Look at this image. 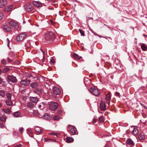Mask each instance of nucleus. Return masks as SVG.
Listing matches in <instances>:
<instances>
[{"label":"nucleus","instance_id":"41","mask_svg":"<svg viewBox=\"0 0 147 147\" xmlns=\"http://www.w3.org/2000/svg\"><path fill=\"white\" fill-rule=\"evenodd\" d=\"M59 116L58 115H55L53 117V119L54 120H57L59 119Z\"/></svg>","mask_w":147,"mask_h":147},{"label":"nucleus","instance_id":"35","mask_svg":"<svg viewBox=\"0 0 147 147\" xmlns=\"http://www.w3.org/2000/svg\"><path fill=\"white\" fill-rule=\"evenodd\" d=\"M79 31L81 34V35L84 36H85V34L84 33V32L82 30H81V29H79Z\"/></svg>","mask_w":147,"mask_h":147},{"label":"nucleus","instance_id":"53","mask_svg":"<svg viewBox=\"0 0 147 147\" xmlns=\"http://www.w3.org/2000/svg\"><path fill=\"white\" fill-rule=\"evenodd\" d=\"M22 146L21 144L14 146V147H21Z\"/></svg>","mask_w":147,"mask_h":147},{"label":"nucleus","instance_id":"23","mask_svg":"<svg viewBox=\"0 0 147 147\" xmlns=\"http://www.w3.org/2000/svg\"><path fill=\"white\" fill-rule=\"evenodd\" d=\"M34 92L38 94H40L42 93V90L40 88H36L34 91Z\"/></svg>","mask_w":147,"mask_h":147},{"label":"nucleus","instance_id":"57","mask_svg":"<svg viewBox=\"0 0 147 147\" xmlns=\"http://www.w3.org/2000/svg\"><path fill=\"white\" fill-rule=\"evenodd\" d=\"M15 63L17 64H18L19 63V62L18 61H16V62H15Z\"/></svg>","mask_w":147,"mask_h":147},{"label":"nucleus","instance_id":"42","mask_svg":"<svg viewBox=\"0 0 147 147\" xmlns=\"http://www.w3.org/2000/svg\"><path fill=\"white\" fill-rule=\"evenodd\" d=\"M42 50V52L43 54V59H42V61L43 62H45V52L42 51V50Z\"/></svg>","mask_w":147,"mask_h":147},{"label":"nucleus","instance_id":"13","mask_svg":"<svg viewBox=\"0 0 147 147\" xmlns=\"http://www.w3.org/2000/svg\"><path fill=\"white\" fill-rule=\"evenodd\" d=\"M131 127H133L134 129L132 131L133 134L134 135H137L138 133V129L137 127L136 126H132Z\"/></svg>","mask_w":147,"mask_h":147},{"label":"nucleus","instance_id":"39","mask_svg":"<svg viewBox=\"0 0 147 147\" xmlns=\"http://www.w3.org/2000/svg\"><path fill=\"white\" fill-rule=\"evenodd\" d=\"M49 134L50 135H53L54 136H57V137L58 136H57V134L56 132H51V133H49Z\"/></svg>","mask_w":147,"mask_h":147},{"label":"nucleus","instance_id":"50","mask_svg":"<svg viewBox=\"0 0 147 147\" xmlns=\"http://www.w3.org/2000/svg\"><path fill=\"white\" fill-rule=\"evenodd\" d=\"M3 17V15L1 12H0V20H1Z\"/></svg>","mask_w":147,"mask_h":147},{"label":"nucleus","instance_id":"20","mask_svg":"<svg viewBox=\"0 0 147 147\" xmlns=\"http://www.w3.org/2000/svg\"><path fill=\"white\" fill-rule=\"evenodd\" d=\"M38 84L36 82L31 83L30 84V86L33 88H36L38 86Z\"/></svg>","mask_w":147,"mask_h":147},{"label":"nucleus","instance_id":"5","mask_svg":"<svg viewBox=\"0 0 147 147\" xmlns=\"http://www.w3.org/2000/svg\"><path fill=\"white\" fill-rule=\"evenodd\" d=\"M58 106V105L57 103L53 102L50 104L49 107L50 110L52 111H55L57 109Z\"/></svg>","mask_w":147,"mask_h":147},{"label":"nucleus","instance_id":"11","mask_svg":"<svg viewBox=\"0 0 147 147\" xmlns=\"http://www.w3.org/2000/svg\"><path fill=\"white\" fill-rule=\"evenodd\" d=\"M30 82L31 81L30 80H22L20 82V84L22 85L27 86L29 84Z\"/></svg>","mask_w":147,"mask_h":147},{"label":"nucleus","instance_id":"1","mask_svg":"<svg viewBox=\"0 0 147 147\" xmlns=\"http://www.w3.org/2000/svg\"><path fill=\"white\" fill-rule=\"evenodd\" d=\"M55 38L54 33L52 32H48L45 34V40L47 41L48 42L53 40Z\"/></svg>","mask_w":147,"mask_h":147},{"label":"nucleus","instance_id":"59","mask_svg":"<svg viewBox=\"0 0 147 147\" xmlns=\"http://www.w3.org/2000/svg\"><path fill=\"white\" fill-rule=\"evenodd\" d=\"M3 72L2 70L0 69V75Z\"/></svg>","mask_w":147,"mask_h":147},{"label":"nucleus","instance_id":"6","mask_svg":"<svg viewBox=\"0 0 147 147\" xmlns=\"http://www.w3.org/2000/svg\"><path fill=\"white\" fill-rule=\"evenodd\" d=\"M8 23L15 30H17L19 28L18 25L17 23L13 21L9 22Z\"/></svg>","mask_w":147,"mask_h":147},{"label":"nucleus","instance_id":"61","mask_svg":"<svg viewBox=\"0 0 147 147\" xmlns=\"http://www.w3.org/2000/svg\"><path fill=\"white\" fill-rule=\"evenodd\" d=\"M104 147H110V146H109L107 145H106Z\"/></svg>","mask_w":147,"mask_h":147},{"label":"nucleus","instance_id":"9","mask_svg":"<svg viewBox=\"0 0 147 147\" xmlns=\"http://www.w3.org/2000/svg\"><path fill=\"white\" fill-rule=\"evenodd\" d=\"M8 79L9 82H11L12 83H15L18 82L17 80L16 77L13 76H8Z\"/></svg>","mask_w":147,"mask_h":147},{"label":"nucleus","instance_id":"40","mask_svg":"<svg viewBox=\"0 0 147 147\" xmlns=\"http://www.w3.org/2000/svg\"><path fill=\"white\" fill-rule=\"evenodd\" d=\"M45 142H50L52 140L50 138H45L44 139Z\"/></svg>","mask_w":147,"mask_h":147},{"label":"nucleus","instance_id":"49","mask_svg":"<svg viewBox=\"0 0 147 147\" xmlns=\"http://www.w3.org/2000/svg\"><path fill=\"white\" fill-rule=\"evenodd\" d=\"M96 121H97L96 120V119H95L94 118L93 119V120L92 121V123L93 124H94L96 122Z\"/></svg>","mask_w":147,"mask_h":147},{"label":"nucleus","instance_id":"29","mask_svg":"<svg viewBox=\"0 0 147 147\" xmlns=\"http://www.w3.org/2000/svg\"><path fill=\"white\" fill-rule=\"evenodd\" d=\"M10 69L8 67H5L2 68L3 72L5 73L7 72Z\"/></svg>","mask_w":147,"mask_h":147},{"label":"nucleus","instance_id":"44","mask_svg":"<svg viewBox=\"0 0 147 147\" xmlns=\"http://www.w3.org/2000/svg\"><path fill=\"white\" fill-rule=\"evenodd\" d=\"M5 119V118L3 116H1L0 117V120L2 121H4Z\"/></svg>","mask_w":147,"mask_h":147},{"label":"nucleus","instance_id":"56","mask_svg":"<svg viewBox=\"0 0 147 147\" xmlns=\"http://www.w3.org/2000/svg\"><path fill=\"white\" fill-rule=\"evenodd\" d=\"M5 112L7 113H8L10 112V110L7 109V110H6Z\"/></svg>","mask_w":147,"mask_h":147},{"label":"nucleus","instance_id":"30","mask_svg":"<svg viewBox=\"0 0 147 147\" xmlns=\"http://www.w3.org/2000/svg\"><path fill=\"white\" fill-rule=\"evenodd\" d=\"M74 57L77 60L80 59L82 58V57L80 56L79 55L77 54H75L73 55Z\"/></svg>","mask_w":147,"mask_h":147},{"label":"nucleus","instance_id":"52","mask_svg":"<svg viewBox=\"0 0 147 147\" xmlns=\"http://www.w3.org/2000/svg\"><path fill=\"white\" fill-rule=\"evenodd\" d=\"M4 127V125L3 123H0V127L1 128H3Z\"/></svg>","mask_w":147,"mask_h":147},{"label":"nucleus","instance_id":"15","mask_svg":"<svg viewBox=\"0 0 147 147\" xmlns=\"http://www.w3.org/2000/svg\"><path fill=\"white\" fill-rule=\"evenodd\" d=\"M33 3L34 6L37 7H39L42 6L41 3L39 1H34L33 2Z\"/></svg>","mask_w":147,"mask_h":147},{"label":"nucleus","instance_id":"51","mask_svg":"<svg viewBox=\"0 0 147 147\" xmlns=\"http://www.w3.org/2000/svg\"><path fill=\"white\" fill-rule=\"evenodd\" d=\"M41 104L44 107H45V106L47 105L46 103L43 102H41Z\"/></svg>","mask_w":147,"mask_h":147},{"label":"nucleus","instance_id":"18","mask_svg":"<svg viewBox=\"0 0 147 147\" xmlns=\"http://www.w3.org/2000/svg\"><path fill=\"white\" fill-rule=\"evenodd\" d=\"M30 99L31 101L34 103H36L38 101V99L36 97L30 96Z\"/></svg>","mask_w":147,"mask_h":147},{"label":"nucleus","instance_id":"24","mask_svg":"<svg viewBox=\"0 0 147 147\" xmlns=\"http://www.w3.org/2000/svg\"><path fill=\"white\" fill-rule=\"evenodd\" d=\"M27 106L29 108H32L34 107V105L32 102H29L27 103Z\"/></svg>","mask_w":147,"mask_h":147},{"label":"nucleus","instance_id":"28","mask_svg":"<svg viewBox=\"0 0 147 147\" xmlns=\"http://www.w3.org/2000/svg\"><path fill=\"white\" fill-rule=\"evenodd\" d=\"M35 131L38 133L40 134L42 132V130L38 127H36L35 128Z\"/></svg>","mask_w":147,"mask_h":147},{"label":"nucleus","instance_id":"58","mask_svg":"<svg viewBox=\"0 0 147 147\" xmlns=\"http://www.w3.org/2000/svg\"><path fill=\"white\" fill-rule=\"evenodd\" d=\"M141 105L143 107H144L145 108V105L144 104H143L142 103H140Z\"/></svg>","mask_w":147,"mask_h":147},{"label":"nucleus","instance_id":"43","mask_svg":"<svg viewBox=\"0 0 147 147\" xmlns=\"http://www.w3.org/2000/svg\"><path fill=\"white\" fill-rule=\"evenodd\" d=\"M50 62L51 65H53L55 63L54 60L53 59H51L50 61Z\"/></svg>","mask_w":147,"mask_h":147},{"label":"nucleus","instance_id":"21","mask_svg":"<svg viewBox=\"0 0 147 147\" xmlns=\"http://www.w3.org/2000/svg\"><path fill=\"white\" fill-rule=\"evenodd\" d=\"M74 139L73 138L69 137H67L66 138V142L67 143H70L73 142Z\"/></svg>","mask_w":147,"mask_h":147},{"label":"nucleus","instance_id":"14","mask_svg":"<svg viewBox=\"0 0 147 147\" xmlns=\"http://www.w3.org/2000/svg\"><path fill=\"white\" fill-rule=\"evenodd\" d=\"M54 93L57 95H59L60 94L61 91L59 89L56 87H54L53 88Z\"/></svg>","mask_w":147,"mask_h":147},{"label":"nucleus","instance_id":"22","mask_svg":"<svg viewBox=\"0 0 147 147\" xmlns=\"http://www.w3.org/2000/svg\"><path fill=\"white\" fill-rule=\"evenodd\" d=\"M13 115L15 117H17L20 116L21 113L19 111H17L13 113Z\"/></svg>","mask_w":147,"mask_h":147},{"label":"nucleus","instance_id":"12","mask_svg":"<svg viewBox=\"0 0 147 147\" xmlns=\"http://www.w3.org/2000/svg\"><path fill=\"white\" fill-rule=\"evenodd\" d=\"M7 4L6 0H0V8L4 7Z\"/></svg>","mask_w":147,"mask_h":147},{"label":"nucleus","instance_id":"36","mask_svg":"<svg viewBox=\"0 0 147 147\" xmlns=\"http://www.w3.org/2000/svg\"><path fill=\"white\" fill-rule=\"evenodd\" d=\"M6 95L7 97V98L8 99H11V94L10 93H7L6 94Z\"/></svg>","mask_w":147,"mask_h":147},{"label":"nucleus","instance_id":"46","mask_svg":"<svg viewBox=\"0 0 147 147\" xmlns=\"http://www.w3.org/2000/svg\"><path fill=\"white\" fill-rule=\"evenodd\" d=\"M24 128L23 127L20 128L19 130L20 133H22L24 130Z\"/></svg>","mask_w":147,"mask_h":147},{"label":"nucleus","instance_id":"45","mask_svg":"<svg viewBox=\"0 0 147 147\" xmlns=\"http://www.w3.org/2000/svg\"><path fill=\"white\" fill-rule=\"evenodd\" d=\"M38 107L40 108L41 109H43L45 107H44L42 106V105H39L38 106Z\"/></svg>","mask_w":147,"mask_h":147},{"label":"nucleus","instance_id":"64","mask_svg":"<svg viewBox=\"0 0 147 147\" xmlns=\"http://www.w3.org/2000/svg\"><path fill=\"white\" fill-rule=\"evenodd\" d=\"M93 33H94V34L95 35H97V34H96V33H94V32Z\"/></svg>","mask_w":147,"mask_h":147},{"label":"nucleus","instance_id":"8","mask_svg":"<svg viewBox=\"0 0 147 147\" xmlns=\"http://www.w3.org/2000/svg\"><path fill=\"white\" fill-rule=\"evenodd\" d=\"M126 146L127 147H130L133 146L134 145L135 143L130 138H128L126 141Z\"/></svg>","mask_w":147,"mask_h":147},{"label":"nucleus","instance_id":"62","mask_svg":"<svg viewBox=\"0 0 147 147\" xmlns=\"http://www.w3.org/2000/svg\"><path fill=\"white\" fill-rule=\"evenodd\" d=\"M61 113V111L60 110H59V111H58V113Z\"/></svg>","mask_w":147,"mask_h":147},{"label":"nucleus","instance_id":"34","mask_svg":"<svg viewBox=\"0 0 147 147\" xmlns=\"http://www.w3.org/2000/svg\"><path fill=\"white\" fill-rule=\"evenodd\" d=\"M5 91L3 90H0V96L4 97L5 94Z\"/></svg>","mask_w":147,"mask_h":147},{"label":"nucleus","instance_id":"7","mask_svg":"<svg viewBox=\"0 0 147 147\" xmlns=\"http://www.w3.org/2000/svg\"><path fill=\"white\" fill-rule=\"evenodd\" d=\"M26 36L25 33H21L17 36L16 40L18 42L21 41L26 37Z\"/></svg>","mask_w":147,"mask_h":147},{"label":"nucleus","instance_id":"63","mask_svg":"<svg viewBox=\"0 0 147 147\" xmlns=\"http://www.w3.org/2000/svg\"><path fill=\"white\" fill-rule=\"evenodd\" d=\"M90 31L92 32V33H94V31H93L92 30H90Z\"/></svg>","mask_w":147,"mask_h":147},{"label":"nucleus","instance_id":"10","mask_svg":"<svg viewBox=\"0 0 147 147\" xmlns=\"http://www.w3.org/2000/svg\"><path fill=\"white\" fill-rule=\"evenodd\" d=\"M107 105V102H106L103 101H102L100 105V109L101 110L104 111L106 109V107Z\"/></svg>","mask_w":147,"mask_h":147},{"label":"nucleus","instance_id":"32","mask_svg":"<svg viewBox=\"0 0 147 147\" xmlns=\"http://www.w3.org/2000/svg\"><path fill=\"white\" fill-rule=\"evenodd\" d=\"M104 121V116L102 115L100 116L98 118V121L99 122H103Z\"/></svg>","mask_w":147,"mask_h":147},{"label":"nucleus","instance_id":"60","mask_svg":"<svg viewBox=\"0 0 147 147\" xmlns=\"http://www.w3.org/2000/svg\"><path fill=\"white\" fill-rule=\"evenodd\" d=\"M34 113H37V111L36 110H35L34 111Z\"/></svg>","mask_w":147,"mask_h":147},{"label":"nucleus","instance_id":"3","mask_svg":"<svg viewBox=\"0 0 147 147\" xmlns=\"http://www.w3.org/2000/svg\"><path fill=\"white\" fill-rule=\"evenodd\" d=\"M68 130L70 132V133L71 135H74L77 134L78 133L76 128L75 127L71 125H69Z\"/></svg>","mask_w":147,"mask_h":147},{"label":"nucleus","instance_id":"26","mask_svg":"<svg viewBox=\"0 0 147 147\" xmlns=\"http://www.w3.org/2000/svg\"><path fill=\"white\" fill-rule=\"evenodd\" d=\"M43 118L46 119H49L51 118V116L47 113H46L43 116Z\"/></svg>","mask_w":147,"mask_h":147},{"label":"nucleus","instance_id":"37","mask_svg":"<svg viewBox=\"0 0 147 147\" xmlns=\"http://www.w3.org/2000/svg\"><path fill=\"white\" fill-rule=\"evenodd\" d=\"M13 59L9 57H8L7 58V60L8 62L10 63L12 62Z\"/></svg>","mask_w":147,"mask_h":147},{"label":"nucleus","instance_id":"48","mask_svg":"<svg viewBox=\"0 0 147 147\" xmlns=\"http://www.w3.org/2000/svg\"><path fill=\"white\" fill-rule=\"evenodd\" d=\"M115 95L116 96H119V97H120V94L119 93L117 92H116L115 93Z\"/></svg>","mask_w":147,"mask_h":147},{"label":"nucleus","instance_id":"17","mask_svg":"<svg viewBox=\"0 0 147 147\" xmlns=\"http://www.w3.org/2000/svg\"><path fill=\"white\" fill-rule=\"evenodd\" d=\"M3 30L5 31L10 32L11 31V29L8 26L4 25L3 28Z\"/></svg>","mask_w":147,"mask_h":147},{"label":"nucleus","instance_id":"54","mask_svg":"<svg viewBox=\"0 0 147 147\" xmlns=\"http://www.w3.org/2000/svg\"><path fill=\"white\" fill-rule=\"evenodd\" d=\"M3 82V79L1 78H0V84H1V83Z\"/></svg>","mask_w":147,"mask_h":147},{"label":"nucleus","instance_id":"33","mask_svg":"<svg viewBox=\"0 0 147 147\" xmlns=\"http://www.w3.org/2000/svg\"><path fill=\"white\" fill-rule=\"evenodd\" d=\"M7 105L9 106H11L12 104V102L10 100H7L6 101Z\"/></svg>","mask_w":147,"mask_h":147},{"label":"nucleus","instance_id":"2","mask_svg":"<svg viewBox=\"0 0 147 147\" xmlns=\"http://www.w3.org/2000/svg\"><path fill=\"white\" fill-rule=\"evenodd\" d=\"M90 92L94 96H98L99 94L98 89L95 87H93L89 88Z\"/></svg>","mask_w":147,"mask_h":147},{"label":"nucleus","instance_id":"47","mask_svg":"<svg viewBox=\"0 0 147 147\" xmlns=\"http://www.w3.org/2000/svg\"><path fill=\"white\" fill-rule=\"evenodd\" d=\"M27 132L28 133L32 134V131L30 129H27Z\"/></svg>","mask_w":147,"mask_h":147},{"label":"nucleus","instance_id":"55","mask_svg":"<svg viewBox=\"0 0 147 147\" xmlns=\"http://www.w3.org/2000/svg\"><path fill=\"white\" fill-rule=\"evenodd\" d=\"M7 40L8 41V44H7L8 46H9V42H10V41H9V39L8 38H7Z\"/></svg>","mask_w":147,"mask_h":147},{"label":"nucleus","instance_id":"31","mask_svg":"<svg viewBox=\"0 0 147 147\" xmlns=\"http://www.w3.org/2000/svg\"><path fill=\"white\" fill-rule=\"evenodd\" d=\"M138 138L140 140H143L145 138V137L144 135L140 134L138 135Z\"/></svg>","mask_w":147,"mask_h":147},{"label":"nucleus","instance_id":"19","mask_svg":"<svg viewBox=\"0 0 147 147\" xmlns=\"http://www.w3.org/2000/svg\"><path fill=\"white\" fill-rule=\"evenodd\" d=\"M13 7V6L11 5L7 6L4 8V11L6 12H8L12 9Z\"/></svg>","mask_w":147,"mask_h":147},{"label":"nucleus","instance_id":"38","mask_svg":"<svg viewBox=\"0 0 147 147\" xmlns=\"http://www.w3.org/2000/svg\"><path fill=\"white\" fill-rule=\"evenodd\" d=\"M1 63L3 65H5L7 63L6 60L4 59L1 60Z\"/></svg>","mask_w":147,"mask_h":147},{"label":"nucleus","instance_id":"27","mask_svg":"<svg viewBox=\"0 0 147 147\" xmlns=\"http://www.w3.org/2000/svg\"><path fill=\"white\" fill-rule=\"evenodd\" d=\"M9 56L10 57V58L11 59H13L16 57L15 53L12 52H11L9 53Z\"/></svg>","mask_w":147,"mask_h":147},{"label":"nucleus","instance_id":"16","mask_svg":"<svg viewBox=\"0 0 147 147\" xmlns=\"http://www.w3.org/2000/svg\"><path fill=\"white\" fill-rule=\"evenodd\" d=\"M111 96L109 94H108L106 95V99L107 100V104L108 106H109L110 105V100L111 99Z\"/></svg>","mask_w":147,"mask_h":147},{"label":"nucleus","instance_id":"4","mask_svg":"<svg viewBox=\"0 0 147 147\" xmlns=\"http://www.w3.org/2000/svg\"><path fill=\"white\" fill-rule=\"evenodd\" d=\"M25 10L27 11H30L33 9L32 4L30 3H27L24 7Z\"/></svg>","mask_w":147,"mask_h":147},{"label":"nucleus","instance_id":"25","mask_svg":"<svg viewBox=\"0 0 147 147\" xmlns=\"http://www.w3.org/2000/svg\"><path fill=\"white\" fill-rule=\"evenodd\" d=\"M141 48L143 51H146L147 49V46L146 44L143 43L142 45Z\"/></svg>","mask_w":147,"mask_h":147}]
</instances>
